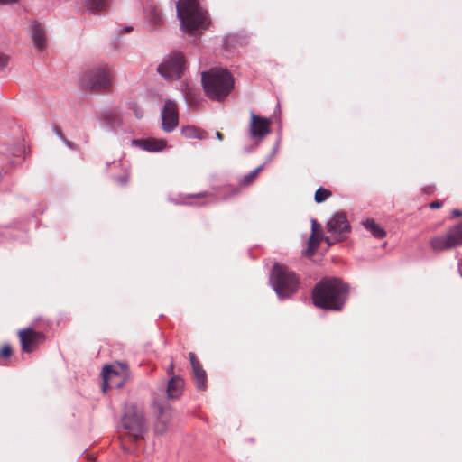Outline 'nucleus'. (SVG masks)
<instances>
[{"mask_svg": "<svg viewBox=\"0 0 462 462\" xmlns=\"http://www.w3.org/2000/svg\"><path fill=\"white\" fill-rule=\"evenodd\" d=\"M16 2V0H0L1 4H12Z\"/></svg>", "mask_w": 462, "mask_h": 462, "instance_id": "nucleus-33", "label": "nucleus"}, {"mask_svg": "<svg viewBox=\"0 0 462 462\" xmlns=\"http://www.w3.org/2000/svg\"><path fill=\"white\" fill-rule=\"evenodd\" d=\"M152 407L156 414L154 432L156 435H163L167 431L171 419V406L166 402H161L156 394L152 401Z\"/></svg>", "mask_w": 462, "mask_h": 462, "instance_id": "nucleus-9", "label": "nucleus"}, {"mask_svg": "<svg viewBox=\"0 0 462 462\" xmlns=\"http://www.w3.org/2000/svg\"><path fill=\"white\" fill-rule=\"evenodd\" d=\"M168 373H169V374L173 373V364H172V363L171 364V365H170V367H169V369H168Z\"/></svg>", "mask_w": 462, "mask_h": 462, "instance_id": "nucleus-37", "label": "nucleus"}, {"mask_svg": "<svg viewBox=\"0 0 462 462\" xmlns=\"http://www.w3.org/2000/svg\"><path fill=\"white\" fill-rule=\"evenodd\" d=\"M250 134L256 140L255 145L270 133L271 121L268 118L256 116L251 112Z\"/></svg>", "mask_w": 462, "mask_h": 462, "instance_id": "nucleus-13", "label": "nucleus"}, {"mask_svg": "<svg viewBox=\"0 0 462 462\" xmlns=\"http://www.w3.org/2000/svg\"><path fill=\"white\" fill-rule=\"evenodd\" d=\"M459 216H462V211H460L458 209H454L452 211V217H459Z\"/></svg>", "mask_w": 462, "mask_h": 462, "instance_id": "nucleus-32", "label": "nucleus"}, {"mask_svg": "<svg viewBox=\"0 0 462 462\" xmlns=\"http://www.w3.org/2000/svg\"><path fill=\"white\" fill-rule=\"evenodd\" d=\"M22 350L25 353H32L45 341V335L32 328L22 329L18 332Z\"/></svg>", "mask_w": 462, "mask_h": 462, "instance_id": "nucleus-10", "label": "nucleus"}, {"mask_svg": "<svg viewBox=\"0 0 462 462\" xmlns=\"http://www.w3.org/2000/svg\"><path fill=\"white\" fill-rule=\"evenodd\" d=\"M206 95L212 100L225 99L234 88V79L227 69L214 68L201 75Z\"/></svg>", "mask_w": 462, "mask_h": 462, "instance_id": "nucleus-2", "label": "nucleus"}, {"mask_svg": "<svg viewBox=\"0 0 462 462\" xmlns=\"http://www.w3.org/2000/svg\"><path fill=\"white\" fill-rule=\"evenodd\" d=\"M134 143L141 149L152 152H161L166 147V141L163 139L148 138L136 140Z\"/></svg>", "mask_w": 462, "mask_h": 462, "instance_id": "nucleus-15", "label": "nucleus"}, {"mask_svg": "<svg viewBox=\"0 0 462 462\" xmlns=\"http://www.w3.org/2000/svg\"><path fill=\"white\" fill-rule=\"evenodd\" d=\"M278 149H279V143H277L273 146V150H272V152H271V153H272V156H275V155H276V153H277V152H278Z\"/></svg>", "mask_w": 462, "mask_h": 462, "instance_id": "nucleus-31", "label": "nucleus"}, {"mask_svg": "<svg viewBox=\"0 0 462 462\" xmlns=\"http://www.w3.org/2000/svg\"><path fill=\"white\" fill-rule=\"evenodd\" d=\"M194 376L197 381V387L199 390H205L206 389V373L202 369V367L199 365H197L192 368Z\"/></svg>", "mask_w": 462, "mask_h": 462, "instance_id": "nucleus-20", "label": "nucleus"}, {"mask_svg": "<svg viewBox=\"0 0 462 462\" xmlns=\"http://www.w3.org/2000/svg\"><path fill=\"white\" fill-rule=\"evenodd\" d=\"M176 9L181 29L184 32H194L206 28L208 19L198 0H179Z\"/></svg>", "mask_w": 462, "mask_h": 462, "instance_id": "nucleus-3", "label": "nucleus"}, {"mask_svg": "<svg viewBox=\"0 0 462 462\" xmlns=\"http://www.w3.org/2000/svg\"><path fill=\"white\" fill-rule=\"evenodd\" d=\"M122 426L134 439L143 438L147 430V423L141 408L128 404L124 408Z\"/></svg>", "mask_w": 462, "mask_h": 462, "instance_id": "nucleus-5", "label": "nucleus"}, {"mask_svg": "<svg viewBox=\"0 0 462 462\" xmlns=\"http://www.w3.org/2000/svg\"><path fill=\"white\" fill-rule=\"evenodd\" d=\"M7 63V59L5 56L0 55V68L5 67Z\"/></svg>", "mask_w": 462, "mask_h": 462, "instance_id": "nucleus-29", "label": "nucleus"}, {"mask_svg": "<svg viewBox=\"0 0 462 462\" xmlns=\"http://www.w3.org/2000/svg\"><path fill=\"white\" fill-rule=\"evenodd\" d=\"M189 360H190V364L192 365V368L197 366V365H199V363L196 360L195 355L193 353H189Z\"/></svg>", "mask_w": 462, "mask_h": 462, "instance_id": "nucleus-27", "label": "nucleus"}, {"mask_svg": "<svg viewBox=\"0 0 462 462\" xmlns=\"http://www.w3.org/2000/svg\"><path fill=\"white\" fill-rule=\"evenodd\" d=\"M274 156H272V153L269 155L268 159H267V162H269L273 160Z\"/></svg>", "mask_w": 462, "mask_h": 462, "instance_id": "nucleus-38", "label": "nucleus"}, {"mask_svg": "<svg viewBox=\"0 0 462 462\" xmlns=\"http://www.w3.org/2000/svg\"><path fill=\"white\" fill-rule=\"evenodd\" d=\"M347 286L337 278H326L320 281L313 291L315 306L332 310H339L344 305Z\"/></svg>", "mask_w": 462, "mask_h": 462, "instance_id": "nucleus-1", "label": "nucleus"}, {"mask_svg": "<svg viewBox=\"0 0 462 462\" xmlns=\"http://www.w3.org/2000/svg\"><path fill=\"white\" fill-rule=\"evenodd\" d=\"M323 239L328 243V245H331L334 244V242L331 241L329 237H324Z\"/></svg>", "mask_w": 462, "mask_h": 462, "instance_id": "nucleus-35", "label": "nucleus"}, {"mask_svg": "<svg viewBox=\"0 0 462 462\" xmlns=\"http://www.w3.org/2000/svg\"><path fill=\"white\" fill-rule=\"evenodd\" d=\"M216 136H217V138L219 141H222V140H223V135H222V134H221V133L217 132V133H216Z\"/></svg>", "mask_w": 462, "mask_h": 462, "instance_id": "nucleus-36", "label": "nucleus"}, {"mask_svg": "<svg viewBox=\"0 0 462 462\" xmlns=\"http://www.w3.org/2000/svg\"><path fill=\"white\" fill-rule=\"evenodd\" d=\"M31 33L35 48L39 51L43 50L45 48V33L42 26L40 23H33Z\"/></svg>", "mask_w": 462, "mask_h": 462, "instance_id": "nucleus-16", "label": "nucleus"}, {"mask_svg": "<svg viewBox=\"0 0 462 462\" xmlns=\"http://www.w3.org/2000/svg\"><path fill=\"white\" fill-rule=\"evenodd\" d=\"M88 10L97 12L106 7L107 0H82Z\"/></svg>", "mask_w": 462, "mask_h": 462, "instance_id": "nucleus-21", "label": "nucleus"}, {"mask_svg": "<svg viewBox=\"0 0 462 462\" xmlns=\"http://www.w3.org/2000/svg\"><path fill=\"white\" fill-rule=\"evenodd\" d=\"M111 80L112 68L106 64H99L83 74L81 83L85 88L103 91L110 86Z\"/></svg>", "mask_w": 462, "mask_h": 462, "instance_id": "nucleus-6", "label": "nucleus"}, {"mask_svg": "<svg viewBox=\"0 0 462 462\" xmlns=\"http://www.w3.org/2000/svg\"><path fill=\"white\" fill-rule=\"evenodd\" d=\"M115 373V370L113 369V365H106L103 367L101 376H102V391L103 393H106L108 389V380L110 378V375Z\"/></svg>", "mask_w": 462, "mask_h": 462, "instance_id": "nucleus-22", "label": "nucleus"}, {"mask_svg": "<svg viewBox=\"0 0 462 462\" xmlns=\"http://www.w3.org/2000/svg\"><path fill=\"white\" fill-rule=\"evenodd\" d=\"M263 169V165H260L259 167H257L256 169H254V171H252L248 174L245 175L241 183L243 185H249V184H251L254 181V180L256 178L257 174Z\"/></svg>", "mask_w": 462, "mask_h": 462, "instance_id": "nucleus-24", "label": "nucleus"}, {"mask_svg": "<svg viewBox=\"0 0 462 462\" xmlns=\"http://www.w3.org/2000/svg\"><path fill=\"white\" fill-rule=\"evenodd\" d=\"M186 69L184 55L179 51H173L167 55L158 66L157 71L167 80L180 79Z\"/></svg>", "mask_w": 462, "mask_h": 462, "instance_id": "nucleus-7", "label": "nucleus"}, {"mask_svg": "<svg viewBox=\"0 0 462 462\" xmlns=\"http://www.w3.org/2000/svg\"><path fill=\"white\" fill-rule=\"evenodd\" d=\"M132 379L129 366L125 362H117V388L124 386Z\"/></svg>", "mask_w": 462, "mask_h": 462, "instance_id": "nucleus-17", "label": "nucleus"}, {"mask_svg": "<svg viewBox=\"0 0 462 462\" xmlns=\"http://www.w3.org/2000/svg\"><path fill=\"white\" fill-rule=\"evenodd\" d=\"M133 30V27L132 26H125L124 27L123 31L124 32H129Z\"/></svg>", "mask_w": 462, "mask_h": 462, "instance_id": "nucleus-34", "label": "nucleus"}, {"mask_svg": "<svg viewBox=\"0 0 462 462\" xmlns=\"http://www.w3.org/2000/svg\"><path fill=\"white\" fill-rule=\"evenodd\" d=\"M462 245V222L452 226L448 232L430 240V248L434 252H443Z\"/></svg>", "mask_w": 462, "mask_h": 462, "instance_id": "nucleus-8", "label": "nucleus"}, {"mask_svg": "<svg viewBox=\"0 0 462 462\" xmlns=\"http://www.w3.org/2000/svg\"><path fill=\"white\" fill-rule=\"evenodd\" d=\"M129 179V174L126 173L123 177L120 178L119 181L121 184H126Z\"/></svg>", "mask_w": 462, "mask_h": 462, "instance_id": "nucleus-30", "label": "nucleus"}, {"mask_svg": "<svg viewBox=\"0 0 462 462\" xmlns=\"http://www.w3.org/2000/svg\"><path fill=\"white\" fill-rule=\"evenodd\" d=\"M364 226L372 233L376 238H383L385 236L386 232L374 219H367L364 222Z\"/></svg>", "mask_w": 462, "mask_h": 462, "instance_id": "nucleus-19", "label": "nucleus"}, {"mask_svg": "<svg viewBox=\"0 0 462 462\" xmlns=\"http://www.w3.org/2000/svg\"><path fill=\"white\" fill-rule=\"evenodd\" d=\"M317 226H318V224H317L316 220L312 219L311 220L312 233L309 239V247L304 251V254L306 256H310L314 253L316 247L318 246V245L319 243V239L315 238V233H316Z\"/></svg>", "mask_w": 462, "mask_h": 462, "instance_id": "nucleus-18", "label": "nucleus"}, {"mask_svg": "<svg viewBox=\"0 0 462 462\" xmlns=\"http://www.w3.org/2000/svg\"><path fill=\"white\" fill-rule=\"evenodd\" d=\"M442 206V202L440 201H433L430 204V208H439Z\"/></svg>", "mask_w": 462, "mask_h": 462, "instance_id": "nucleus-28", "label": "nucleus"}, {"mask_svg": "<svg viewBox=\"0 0 462 462\" xmlns=\"http://www.w3.org/2000/svg\"><path fill=\"white\" fill-rule=\"evenodd\" d=\"M183 386V380L179 376H174L169 381L167 389L164 390L163 388H159L154 393L153 398L157 394L161 402H165V395L168 399H177L181 395Z\"/></svg>", "mask_w": 462, "mask_h": 462, "instance_id": "nucleus-14", "label": "nucleus"}, {"mask_svg": "<svg viewBox=\"0 0 462 462\" xmlns=\"http://www.w3.org/2000/svg\"><path fill=\"white\" fill-rule=\"evenodd\" d=\"M270 283L277 296L281 299L293 294L299 285L298 278L287 267L274 264L270 276Z\"/></svg>", "mask_w": 462, "mask_h": 462, "instance_id": "nucleus-4", "label": "nucleus"}, {"mask_svg": "<svg viewBox=\"0 0 462 462\" xmlns=\"http://www.w3.org/2000/svg\"><path fill=\"white\" fill-rule=\"evenodd\" d=\"M162 128L166 133L172 132L179 124L177 105L171 100H166L161 111Z\"/></svg>", "mask_w": 462, "mask_h": 462, "instance_id": "nucleus-12", "label": "nucleus"}, {"mask_svg": "<svg viewBox=\"0 0 462 462\" xmlns=\"http://www.w3.org/2000/svg\"><path fill=\"white\" fill-rule=\"evenodd\" d=\"M330 195L331 192L329 190L319 188L315 193V201L317 203H321L325 201Z\"/></svg>", "mask_w": 462, "mask_h": 462, "instance_id": "nucleus-25", "label": "nucleus"}, {"mask_svg": "<svg viewBox=\"0 0 462 462\" xmlns=\"http://www.w3.org/2000/svg\"><path fill=\"white\" fill-rule=\"evenodd\" d=\"M181 134L187 138L202 139L204 137V134L194 126L182 127Z\"/></svg>", "mask_w": 462, "mask_h": 462, "instance_id": "nucleus-23", "label": "nucleus"}, {"mask_svg": "<svg viewBox=\"0 0 462 462\" xmlns=\"http://www.w3.org/2000/svg\"><path fill=\"white\" fill-rule=\"evenodd\" d=\"M327 229L333 235L337 241H340L350 232L351 227L346 216L342 212H337L332 215L328 221Z\"/></svg>", "mask_w": 462, "mask_h": 462, "instance_id": "nucleus-11", "label": "nucleus"}, {"mask_svg": "<svg viewBox=\"0 0 462 462\" xmlns=\"http://www.w3.org/2000/svg\"><path fill=\"white\" fill-rule=\"evenodd\" d=\"M12 352L13 351H12L11 346L8 344H5L0 349V356L6 358V357L11 356Z\"/></svg>", "mask_w": 462, "mask_h": 462, "instance_id": "nucleus-26", "label": "nucleus"}, {"mask_svg": "<svg viewBox=\"0 0 462 462\" xmlns=\"http://www.w3.org/2000/svg\"><path fill=\"white\" fill-rule=\"evenodd\" d=\"M200 196H203V194H196V195H189V197L191 198H197V197H200Z\"/></svg>", "mask_w": 462, "mask_h": 462, "instance_id": "nucleus-39", "label": "nucleus"}]
</instances>
